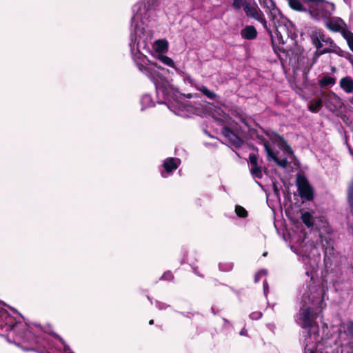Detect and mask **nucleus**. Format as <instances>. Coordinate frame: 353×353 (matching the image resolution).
Instances as JSON below:
<instances>
[{"label": "nucleus", "mask_w": 353, "mask_h": 353, "mask_svg": "<svg viewBox=\"0 0 353 353\" xmlns=\"http://www.w3.org/2000/svg\"><path fill=\"white\" fill-rule=\"evenodd\" d=\"M235 212L236 215L239 217L244 218L248 215V212L246 210L240 205H236L235 208Z\"/></svg>", "instance_id": "nucleus-27"}, {"label": "nucleus", "mask_w": 353, "mask_h": 353, "mask_svg": "<svg viewBox=\"0 0 353 353\" xmlns=\"http://www.w3.org/2000/svg\"><path fill=\"white\" fill-rule=\"evenodd\" d=\"M342 37L346 41L350 50L353 52V32L348 29L346 32H343Z\"/></svg>", "instance_id": "nucleus-17"}, {"label": "nucleus", "mask_w": 353, "mask_h": 353, "mask_svg": "<svg viewBox=\"0 0 353 353\" xmlns=\"http://www.w3.org/2000/svg\"><path fill=\"white\" fill-rule=\"evenodd\" d=\"M325 26L330 31L334 32H340L341 35L344 32H346L348 30L345 22L342 19L337 17H330L325 21Z\"/></svg>", "instance_id": "nucleus-9"}, {"label": "nucleus", "mask_w": 353, "mask_h": 353, "mask_svg": "<svg viewBox=\"0 0 353 353\" xmlns=\"http://www.w3.org/2000/svg\"><path fill=\"white\" fill-rule=\"evenodd\" d=\"M316 266L317 265H316V263H314V264L312 265V270L306 271L307 276L310 277L311 280H313L314 278V276L316 274L315 269H316Z\"/></svg>", "instance_id": "nucleus-29"}, {"label": "nucleus", "mask_w": 353, "mask_h": 353, "mask_svg": "<svg viewBox=\"0 0 353 353\" xmlns=\"http://www.w3.org/2000/svg\"><path fill=\"white\" fill-rule=\"evenodd\" d=\"M280 141V147L283 150L285 158L279 159L277 156L274 153L268 143L264 142L263 146L267 154L268 161H274L276 164L282 168H285L288 163V159H292L293 152L291 148L282 139L281 137H276Z\"/></svg>", "instance_id": "nucleus-5"}, {"label": "nucleus", "mask_w": 353, "mask_h": 353, "mask_svg": "<svg viewBox=\"0 0 353 353\" xmlns=\"http://www.w3.org/2000/svg\"><path fill=\"white\" fill-rule=\"evenodd\" d=\"M267 274V271L265 270H261L259 271L255 276H254V281L256 283L259 282L261 279V278L263 276H265Z\"/></svg>", "instance_id": "nucleus-31"}, {"label": "nucleus", "mask_w": 353, "mask_h": 353, "mask_svg": "<svg viewBox=\"0 0 353 353\" xmlns=\"http://www.w3.org/2000/svg\"><path fill=\"white\" fill-rule=\"evenodd\" d=\"M141 103L142 104V110L152 105L153 102L150 95L145 94L142 97Z\"/></svg>", "instance_id": "nucleus-22"}, {"label": "nucleus", "mask_w": 353, "mask_h": 353, "mask_svg": "<svg viewBox=\"0 0 353 353\" xmlns=\"http://www.w3.org/2000/svg\"><path fill=\"white\" fill-rule=\"evenodd\" d=\"M347 329L349 334L353 336V323H349Z\"/></svg>", "instance_id": "nucleus-34"}, {"label": "nucleus", "mask_w": 353, "mask_h": 353, "mask_svg": "<svg viewBox=\"0 0 353 353\" xmlns=\"http://www.w3.org/2000/svg\"><path fill=\"white\" fill-rule=\"evenodd\" d=\"M301 219L303 222L307 226L310 227L313 225L314 221L312 214L309 212H305L302 213Z\"/></svg>", "instance_id": "nucleus-20"}, {"label": "nucleus", "mask_w": 353, "mask_h": 353, "mask_svg": "<svg viewBox=\"0 0 353 353\" xmlns=\"http://www.w3.org/2000/svg\"><path fill=\"white\" fill-rule=\"evenodd\" d=\"M310 294L305 292L302 295L301 308L296 316V321L302 327H310L314 325V314L312 312L310 304L312 305L321 303L324 299L325 291L323 288H311Z\"/></svg>", "instance_id": "nucleus-3"}, {"label": "nucleus", "mask_w": 353, "mask_h": 353, "mask_svg": "<svg viewBox=\"0 0 353 353\" xmlns=\"http://www.w3.org/2000/svg\"><path fill=\"white\" fill-rule=\"evenodd\" d=\"M336 83L335 79L330 76H324L319 81V85L321 87H325L329 85H333Z\"/></svg>", "instance_id": "nucleus-18"}, {"label": "nucleus", "mask_w": 353, "mask_h": 353, "mask_svg": "<svg viewBox=\"0 0 353 353\" xmlns=\"http://www.w3.org/2000/svg\"><path fill=\"white\" fill-rule=\"evenodd\" d=\"M350 154H352V155L353 156V153H352V152H350Z\"/></svg>", "instance_id": "nucleus-45"}, {"label": "nucleus", "mask_w": 353, "mask_h": 353, "mask_svg": "<svg viewBox=\"0 0 353 353\" xmlns=\"http://www.w3.org/2000/svg\"><path fill=\"white\" fill-rule=\"evenodd\" d=\"M181 163V160L178 158L170 157L167 158L163 161L164 170L161 172V176L163 178H167L170 176L172 172L177 169Z\"/></svg>", "instance_id": "nucleus-12"}, {"label": "nucleus", "mask_w": 353, "mask_h": 353, "mask_svg": "<svg viewBox=\"0 0 353 353\" xmlns=\"http://www.w3.org/2000/svg\"><path fill=\"white\" fill-rule=\"evenodd\" d=\"M55 336H56L57 339H59L60 340V341H61L63 344H64V341H63V340L60 336H59L58 335H55Z\"/></svg>", "instance_id": "nucleus-37"}, {"label": "nucleus", "mask_w": 353, "mask_h": 353, "mask_svg": "<svg viewBox=\"0 0 353 353\" xmlns=\"http://www.w3.org/2000/svg\"><path fill=\"white\" fill-rule=\"evenodd\" d=\"M240 335L241 336H246L247 335V330L245 328H243L241 331L240 332Z\"/></svg>", "instance_id": "nucleus-36"}, {"label": "nucleus", "mask_w": 353, "mask_h": 353, "mask_svg": "<svg viewBox=\"0 0 353 353\" xmlns=\"http://www.w3.org/2000/svg\"><path fill=\"white\" fill-rule=\"evenodd\" d=\"M188 97L191 98V97H192V95L191 94H188Z\"/></svg>", "instance_id": "nucleus-41"}, {"label": "nucleus", "mask_w": 353, "mask_h": 353, "mask_svg": "<svg viewBox=\"0 0 353 353\" xmlns=\"http://www.w3.org/2000/svg\"><path fill=\"white\" fill-rule=\"evenodd\" d=\"M241 35L245 39L252 40L256 37L257 32L254 26H248L241 30Z\"/></svg>", "instance_id": "nucleus-15"}, {"label": "nucleus", "mask_w": 353, "mask_h": 353, "mask_svg": "<svg viewBox=\"0 0 353 353\" xmlns=\"http://www.w3.org/2000/svg\"><path fill=\"white\" fill-rule=\"evenodd\" d=\"M161 278L164 280H172L173 279V275L170 272H166L162 275Z\"/></svg>", "instance_id": "nucleus-32"}, {"label": "nucleus", "mask_w": 353, "mask_h": 353, "mask_svg": "<svg viewBox=\"0 0 353 353\" xmlns=\"http://www.w3.org/2000/svg\"><path fill=\"white\" fill-rule=\"evenodd\" d=\"M289 3L290 7L294 10L299 11L305 10L303 6L297 0H290Z\"/></svg>", "instance_id": "nucleus-25"}, {"label": "nucleus", "mask_w": 353, "mask_h": 353, "mask_svg": "<svg viewBox=\"0 0 353 353\" xmlns=\"http://www.w3.org/2000/svg\"><path fill=\"white\" fill-rule=\"evenodd\" d=\"M153 323H154V321H153V320H150V321H149V324H150V325H152Z\"/></svg>", "instance_id": "nucleus-40"}, {"label": "nucleus", "mask_w": 353, "mask_h": 353, "mask_svg": "<svg viewBox=\"0 0 353 353\" xmlns=\"http://www.w3.org/2000/svg\"><path fill=\"white\" fill-rule=\"evenodd\" d=\"M296 185L300 196L307 200H311L313 198L312 190L306 179L304 176L299 175L297 176Z\"/></svg>", "instance_id": "nucleus-10"}, {"label": "nucleus", "mask_w": 353, "mask_h": 353, "mask_svg": "<svg viewBox=\"0 0 353 353\" xmlns=\"http://www.w3.org/2000/svg\"><path fill=\"white\" fill-rule=\"evenodd\" d=\"M311 39L313 45L317 50H322L320 54L326 53L333 47L334 42L331 38L326 36L323 32L316 28L311 32Z\"/></svg>", "instance_id": "nucleus-6"}, {"label": "nucleus", "mask_w": 353, "mask_h": 353, "mask_svg": "<svg viewBox=\"0 0 353 353\" xmlns=\"http://www.w3.org/2000/svg\"><path fill=\"white\" fill-rule=\"evenodd\" d=\"M261 316H262V314L261 312H254L250 315V317L252 319H258L261 318Z\"/></svg>", "instance_id": "nucleus-33"}, {"label": "nucleus", "mask_w": 353, "mask_h": 353, "mask_svg": "<svg viewBox=\"0 0 353 353\" xmlns=\"http://www.w3.org/2000/svg\"><path fill=\"white\" fill-rule=\"evenodd\" d=\"M339 86L346 94H352L353 79L350 76L341 78L339 81Z\"/></svg>", "instance_id": "nucleus-13"}, {"label": "nucleus", "mask_w": 353, "mask_h": 353, "mask_svg": "<svg viewBox=\"0 0 353 353\" xmlns=\"http://www.w3.org/2000/svg\"><path fill=\"white\" fill-rule=\"evenodd\" d=\"M159 309H163L164 308V305H163V304L159 305Z\"/></svg>", "instance_id": "nucleus-38"}, {"label": "nucleus", "mask_w": 353, "mask_h": 353, "mask_svg": "<svg viewBox=\"0 0 353 353\" xmlns=\"http://www.w3.org/2000/svg\"><path fill=\"white\" fill-rule=\"evenodd\" d=\"M250 172L252 175L254 177L259 179L262 177V169L261 167L259 165L251 167Z\"/></svg>", "instance_id": "nucleus-24"}, {"label": "nucleus", "mask_w": 353, "mask_h": 353, "mask_svg": "<svg viewBox=\"0 0 353 353\" xmlns=\"http://www.w3.org/2000/svg\"><path fill=\"white\" fill-rule=\"evenodd\" d=\"M133 12L129 43L132 58L139 70L154 83L157 94H161L165 100L170 101L172 86L159 72L160 67L150 61L146 56L147 53H150V43L154 37L150 20V7L144 2H139L134 6Z\"/></svg>", "instance_id": "nucleus-1"}, {"label": "nucleus", "mask_w": 353, "mask_h": 353, "mask_svg": "<svg viewBox=\"0 0 353 353\" xmlns=\"http://www.w3.org/2000/svg\"><path fill=\"white\" fill-rule=\"evenodd\" d=\"M159 59L163 63H164L165 65H168V66H170L171 68H174V63L173 61V60L167 57V56H165V55H159Z\"/></svg>", "instance_id": "nucleus-23"}, {"label": "nucleus", "mask_w": 353, "mask_h": 353, "mask_svg": "<svg viewBox=\"0 0 353 353\" xmlns=\"http://www.w3.org/2000/svg\"><path fill=\"white\" fill-rule=\"evenodd\" d=\"M263 290H264V293L266 294V293L268 290V283L266 281H265L263 282Z\"/></svg>", "instance_id": "nucleus-35"}, {"label": "nucleus", "mask_w": 353, "mask_h": 353, "mask_svg": "<svg viewBox=\"0 0 353 353\" xmlns=\"http://www.w3.org/2000/svg\"><path fill=\"white\" fill-rule=\"evenodd\" d=\"M310 3L309 12L312 18L316 21H325L333 14L335 6L325 0H305Z\"/></svg>", "instance_id": "nucleus-4"}, {"label": "nucleus", "mask_w": 353, "mask_h": 353, "mask_svg": "<svg viewBox=\"0 0 353 353\" xmlns=\"http://www.w3.org/2000/svg\"><path fill=\"white\" fill-rule=\"evenodd\" d=\"M249 159L251 167L259 165L257 157L254 154H250L249 156Z\"/></svg>", "instance_id": "nucleus-30"}, {"label": "nucleus", "mask_w": 353, "mask_h": 353, "mask_svg": "<svg viewBox=\"0 0 353 353\" xmlns=\"http://www.w3.org/2000/svg\"><path fill=\"white\" fill-rule=\"evenodd\" d=\"M350 154H352V155L353 156V153H352V152H350Z\"/></svg>", "instance_id": "nucleus-46"}, {"label": "nucleus", "mask_w": 353, "mask_h": 353, "mask_svg": "<svg viewBox=\"0 0 353 353\" xmlns=\"http://www.w3.org/2000/svg\"><path fill=\"white\" fill-rule=\"evenodd\" d=\"M348 201L350 205L353 208V184H352L347 190Z\"/></svg>", "instance_id": "nucleus-28"}, {"label": "nucleus", "mask_w": 353, "mask_h": 353, "mask_svg": "<svg viewBox=\"0 0 353 353\" xmlns=\"http://www.w3.org/2000/svg\"><path fill=\"white\" fill-rule=\"evenodd\" d=\"M152 48L155 52L163 53L167 52L168 48V43L165 39H158L152 44Z\"/></svg>", "instance_id": "nucleus-16"}, {"label": "nucleus", "mask_w": 353, "mask_h": 353, "mask_svg": "<svg viewBox=\"0 0 353 353\" xmlns=\"http://www.w3.org/2000/svg\"><path fill=\"white\" fill-rule=\"evenodd\" d=\"M350 154H352V155L353 156V153H352V152H350Z\"/></svg>", "instance_id": "nucleus-44"}, {"label": "nucleus", "mask_w": 353, "mask_h": 353, "mask_svg": "<svg viewBox=\"0 0 353 353\" xmlns=\"http://www.w3.org/2000/svg\"><path fill=\"white\" fill-rule=\"evenodd\" d=\"M222 134L228 139L230 142L236 147L241 146L242 141L230 129L225 128L222 130Z\"/></svg>", "instance_id": "nucleus-14"}, {"label": "nucleus", "mask_w": 353, "mask_h": 353, "mask_svg": "<svg viewBox=\"0 0 353 353\" xmlns=\"http://www.w3.org/2000/svg\"><path fill=\"white\" fill-rule=\"evenodd\" d=\"M15 319L5 310H0V330L5 328L6 332L16 331L21 327Z\"/></svg>", "instance_id": "nucleus-7"}, {"label": "nucleus", "mask_w": 353, "mask_h": 353, "mask_svg": "<svg viewBox=\"0 0 353 353\" xmlns=\"http://www.w3.org/2000/svg\"><path fill=\"white\" fill-rule=\"evenodd\" d=\"M350 154H352V155L353 156V153H352V152H350Z\"/></svg>", "instance_id": "nucleus-43"}, {"label": "nucleus", "mask_w": 353, "mask_h": 353, "mask_svg": "<svg viewBox=\"0 0 353 353\" xmlns=\"http://www.w3.org/2000/svg\"><path fill=\"white\" fill-rule=\"evenodd\" d=\"M323 106V101L322 99H316L312 101L309 106L308 109L313 112H318Z\"/></svg>", "instance_id": "nucleus-19"}, {"label": "nucleus", "mask_w": 353, "mask_h": 353, "mask_svg": "<svg viewBox=\"0 0 353 353\" xmlns=\"http://www.w3.org/2000/svg\"><path fill=\"white\" fill-rule=\"evenodd\" d=\"M198 90L201 91L208 99H213L216 97V94L213 91L210 90L205 86H201L198 88Z\"/></svg>", "instance_id": "nucleus-21"}, {"label": "nucleus", "mask_w": 353, "mask_h": 353, "mask_svg": "<svg viewBox=\"0 0 353 353\" xmlns=\"http://www.w3.org/2000/svg\"><path fill=\"white\" fill-rule=\"evenodd\" d=\"M263 256H265L267 255V252L263 253Z\"/></svg>", "instance_id": "nucleus-42"}, {"label": "nucleus", "mask_w": 353, "mask_h": 353, "mask_svg": "<svg viewBox=\"0 0 353 353\" xmlns=\"http://www.w3.org/2000/svg\"><path fill=\"white\" fill-rule=\"evenodd\" d=\"M168 108L176 115L181 117H190L192 114H197V110L188 103L176 101L175 105H169Z\"/></svg>", "instance_id": "nucleus-8"}, {"label": "nucleus", "mask_w": 353, "mask_h": 353, "mask_svg": "<svg viewBox=\"0 0 353 353\" xmlns=\"http://www.w3.org/2000/svg\"><path fill=\"white\" fill-rule=\"evenodd\" d=\"M266 6L270 11V20L275 28L274 35L272 34L270 28L268 26L262 12L254 3L250 2L243 10L248 17L253 18L263 25L264 28L271 34L273 43L284 44L287 43L289 39L293 40L295 37V29L291 21L281 14L272 0H268Z\"/></svg>", "instance_id": "nucleus-2"}, {"label": "nucleus", "mask_w": 353, "mask_h": 353, "mask_svg": "<svg viewBox=\"0 0 353 353\" xmlns=\"http://www.w3.org/2000/svg\"><path fill=\"white\" fill-rule=\"evenodd\" d=\"M344 2L347 4H349L350 3V0H343Z\"/></svg>", "instance_id": "nucleus-39"}, {"label": "nucleus", "mask_w": 353, "mask_h": 353, "mask_svg": "<svg viewBox=\"0 0 353 353\" xmlns=\"http://www.w3.org/2000/svg\"><path fill=\"white\" fill-rule=\"evenodd\" d=\"M325 105L330 111H335L342 105L341 99L333 92L323 95Z\"/></svg>", "instance_id": "nucleus-11"}, {"label": "nucleus", "mask_w": 353, "mask_h": 353, "mask_svg": "<svg viewBox=\"0 0 353 353\" xmlns=\"http://www.w3.org/2000/svg\"><path fill=\"white\" fill-rule=\"evenodd\" d=\"M251 2V0H234L233 2V6L236 8H245L247 5H248Z\"/></svg>", "instance_id": "nucleus-26"}]
</instances>
